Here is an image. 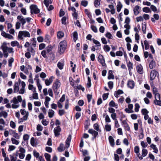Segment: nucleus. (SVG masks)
<instances>
[{
    "mask_svg": "<svg viewBox=\"0 0 161 161\" xmlns=\"http://www.w3.org/2000/svg\"><path fill=\"white\" fill-rule=\"evenodd\" d=\"M67 43L66 41L63 40L60 42L59 45V50L60 54H62L64 52Z\"/></svg>",
    "mask_w": 161,
    "mask_h": 161,
    "instance_id": "f257e3e1",
    "label": "nucleus"
},
{
    "mask_svg": "<svg viewBox=\"0 0 161 161\" xmlns=\"http://www.w3.org/2000/svg\"><path fill=\"white\" fill-rule=\"evenodd\" d=\"M30 37V33L26 31H20L19 32L18 37L19 38L20 40H23L24 39V37Z\"/></svg>",
    "mask_w": 161,
    "mask_h": 161,
    "instance_id": "f03ea898",
    "label": "nucleus"
},
{
    "mask_svg": "<svg viewBox=\"0 0 161 161\" xmlns=\"http://www.w3.org/2000/svg\"><path fill=\"white\" fill-rule=\"evenodd\" d=\"M61 83L58 80H56L53 85V90L54 93L57 94L59 93L58 89L60 86Z\"/></svg>",
    "mask_w": 161,
    "mask_h": 161,
    "instance_id": "7ed1b4c3",
    "label": "nucleus"
},
{
    "mask_svg": "<svg viewBox=\"0 0 161 161\" xmlns=\"http://www.w3.org/2000/svg\"><path fill=\"white\" fill-rule=\"evenodd\" d=\"M31 14H36L40 12V10L38 8L37 6L35 4H32L30 7Z\"/></svg>",
    "mask_w": 161,
    "mask_h": 161,
    "instance_id": "20e7f679",
    "label": "nucleus"
},
{
    "mask_svg": "<svg viewBox=\"0 0 161 161\" xmlns=\"http://www.w3.org/2000/svg\"><path fill=\"white\" fill-rule=\"evenodd\" d=\"M19 153H17L16 156H19V157L20 159H23L25 157V150L23 148L19 147Z\"/></svg>",
    "mask_w": 161,
    "mask_h": 161,
    "instance_id": "39448f33",
    "label": "nucleus"
},
{
    "mask_svg": "<svg viewBox=\"0 0 161 161\" xmlns=\"http://www.w3.org/2000/svg\"><path fill=\"white\" fill-rule=\"evenodd\" d=\"M20 112L22 115H24V116L20 119V121L23 122L24 120H27L29 116L28 112H26L24 109H20Z\"/></svg>",
    "mask_w": 161,
    "mask_h": 161,
    "instance_id": "423d86ee",
    "label": "nucleus"
},
{
    "mask_svg": "<svg viewBox=\"0 0 161 161\" xmlns=\"http://www.w3.org/2000/svg\"><path fill=\"white\" fill-rule=\"evenodd\" d=\"M10 102L11 103H14L12 105V107L13 108H16L19 106V101L15 97H14L13 99L11 100Z\"/></svg>",
    "mask_w": 161,
    "mask_h": 161,
    "instance_id": "0eeeda50",
    "label": "nucleus"
},
{
    "mask_svg": "<svg viewBox=\"0 0 161 161\" xmlns=\"http://www.w3.org/2000/svg\"><path fill=\"white\" fill-rule=\"evenodd\" d=\"M88 132L89 133L91 134L93 136L92 138L93 140L95 139L98 135V132L92 129H89L88 130Z\"/></svg>",
    "mask_w": 161,
    "mask_h": 161,
    "instance_id": "6e6552de",
    "label": "nucleus"
},
{
    "mask_svg": "<svg viewBox=\"0 0 161 161\" xmlns=\"http://www.w3.org/2000/svg\"><path fill=\"white\" fill-rule=\"evenodd\" d=\"M61 131V129L59 126L55 127L54 129L55 136L56 137H58L60 135Z\"/></svg>",
    "mask_w": 161,
    "mask_h": 161,
    "instance_id": "1a4fd4ad",
    "label": "nucleus"
},
{
    "mask_svg": "<svg viewBox=\"0 0 161 161\" xmlns=\"http://www.w3.org/2000/svg\"><path fill=\"white\" fill-rule=\"evenodd\" d=\"M98 61L100 62L103 66L106 65L105 60L103 56L100 54L98 57Z\"/></svg>",
    "mask_w": 161,
    "mask_h": 161,
    "instance_id": "9d476101",
    "label": "nucleus"
},
{
    "mask_svg": "<svg viewBox=\"0 0 161 161\" xmlns=\"http://www.w3.org/2000/svg\"><path fill=\"white\" fill-rule=\"evenodd\" d=\"M158 72L154 70H152L150 73V80H154L156 75H157Z\"/></svg>",
    "mask_w": 161,
    "mask_h": 161,
    "instance_id": "9b49d317",
    "label": "nucleus"
},
{
    "mask_svg": "<svg viewBox=\"0 0 161 161\" xmlns=\"http://www.w3.org/2000/svg\"><path fill=\"white\" fill-rule=\"evenodd\" d=\"M1 35L6 38H8L9 39H14L13 36L10 34L6 33L4 31H2L1 33Z\"/></svg>",
    "mask_w": 161,
    "mask_h": 161,
    "instance_id": "f8f14e48",
    "label": "nucleus"
},
{
    "mask_svg": "<svg viewBox=\"0 0 161 161\" xmlns=\"http://www.w3.org/2000/svg\"><path fill=\"white\" fill-rule=\"evenodd\" d=\"M18 19L19 20V21L21 23L22 25H23L26 23V21L25 19L22 15H19L17 17Z\"/></svg>",
    "mask_w": 161,
    "mask_h": 161,
    "instance_id": "ddd939ff",
    "label": "nucleus"
},
{
    "mask_svg": "<svg viewBox=\"0 0 161 161\" xmlns=\"http://www.w3.org/2000/svg\"><path fill=\"white\" fill-rule=\"evenodd\" d=\"M140 8H141L140 7V6L138 5H136L135 6L134 8L133 9L134 13L135 15H137L140 12Z\"/></svg>",
    "mask_w": 161,
    "mask_h": 161,
    "instance_id": "4468645a",
    "label": "nucleus"
},
{
    "mask_svg": "<svg viewBox=\"0 0 161 161\" xmlns=\"http://www.w3.org/2000/svg\"><path fill=\"white\" fill-rule=\"evenodd\" d=\"M3 52H7L8 47L7 46V43L6 42H3L1 47Z\"/></svg>",
    "mask_w": 161,
    "mask_h": 161,
    "instance_id": "2eb2a0df",
    "label": "nucleus"
},
{
    "mask_svg": "<svg viewBox=\"0 0 161 161\" xmlns=\"http://www.w3.org/2000/svg\"><path fill=\"white\" fill-rule=\"evenodd\" d=\"M136 69L137 72L139 74H142L143 73V68L141 64H139L136 66Z\"/></svg>",
    "mask_w": 161,
    "mask_h": 161,
    "instance_id": "dca6fc26",
    "label": "nucleus"
},
{
    "mask_svg": "<svg viewBox=\"0 0 161 161\" xmlns=\"http://www.w3.org/2000/svg\"><path fill=\"white\" fill-rule=\"evenodd\" d=\"M71 135H69L66 141V148H68L69 147L70 145V143L71 141Z\"/></svg>",
    "mask_w": 161,
    "mask_h": 161,
    "instance_id": "f3484780",
    "label": "nucleus"
},
{
    "mask_svg": "<svg viewBox=\"0 0 161 161\" xmlns=\"http://www.w3.org/2000/svg\"><path fill=\"white\" fill-rule=\"evenodd\" d=\"M128 86L131 89H133L135 86V83L133 80L128 81L127 83Z\"/></svg>",
    "mask_w": 161,
    "mask_h": 161,
    "instance_id": "a211bd4d",
    "label": "nucleus"
},
{
    "mask_svg": "<svg viewBox=\"0 0 161 161\" xmlns=\"http://www.w3.org/2000/svg\"><path fill=\"white\" fill-rule=\"evenodd\" d=\"M155 62L153 59L149 62V66L150 69H153L155 66Z\"/></svg>",
    "mask_w": 161,
    "mask_h": 161,
    "instance_id": "6ab92c4d",
    "label": "nucleus"
},
{
    "mask_svg": "<svg viewBox=\"0 0 161 161\" xmlns=\"http://www.w3.org/2000/svg\"><path fill=\"white\" fill-rule=\"evenodd\" d=\"M124 92L123 91L121 90H118L117 91H115L114 93V96L118 98L119 97V95L123 94Z\"/></svg>",
    "mask_w": 161,
    "mask_h": 161,
    "instance_id": "aec40b11",
    "label": "nucleus"
},
{
    "mask_svg": "<svg viewBox=\"0 0 161 161\" xmlns=\"http://www.w3.org/2000/svg\"><path fill=\"white\" fill-rule=\"evenodd\" d=\"M122 124L126 130H130V127L125 120H123L122 122Z\"/></svg>",
    "mask_w": 161,
    "mask_h": 161,
    "instance_id": "412c9836",
    "label": "nucleus"
},
{
    "mask_svg": "<svg viewBox=\"0 0 161 161\" xmlns=\"http://www.w3.org/2000/svg\"><path fill=\"white\" fill-rule=\"evenodd\" d=\"M14 92H17L19 91V84L17 82H15L14 86Z\"/></svg>",
    "mask_w": 161,
    "mask_h": 161,
    "instance_id": "4be33fe9",
    "label": "nucleus"
},
{
    "mask_svg": "<svg viewBox=\"0 0 161 161\" xmlns=\"http://www.w3.org/2000/svg\"><path fill=\"white\" fill-rule=\"evenodd\" d=\"M113 71L112 70H110L109 72H108V79H109V80H110L111 79H114V75H113Z\"/></svg>",
    "mask_w": 161,
    "mask_h": 161,
    "instance_id": "5701e85b",
    "label": "nucleus"
},
{
    "mask_svg": "<svg viewBox=\"0 0 161 161\" xmlns=\"http://www.w3.org/2000/svg\"><path fill=\"white\" fill-rule=\"evenodd\" d=\"M150 147L153 150V152L156 153H157L158 152V150L156 146L153 144H151L150 146Z\"/></svg>",
    "mask_w": 161,
    "mask_h": 161,
    "instance_id": "b1692460",
    "label": "nucleus"
},
{
    "mask_svg": "<svg viewBox=\"0 0 161 161\" xmlns=\"http://www.w3.org/2000/svg\"><path fill=\"white\" fill-rule=\"evenodd\" d=\"M109 141L111 145L113 146L114 145V140L111 136H110L108 137Z\"/></svg>",
    "mask_w": 161,
    "mask_h": 161,
    "instance_id": "393cba45",
    "label": "nucleus"
},
{
    "mask_svg": "<svg viewBox=\"0 0 161 161\" xmlns=\"http://www.w3.org/2000/svg\"><path fill=\"white\" fill-rule=\"evenodd\" d=\"M127 66L129 72L133 68V64L130 61L127 63Z\"/></svg>",
    "mask_w": 161,
    "mask_h": 161,
    "instance_id": "a878e982",
    "label": "nucleus"
},
{
    "mask_svg": "<svg viewBox=\"0 0 161 161\" xmlns=\"http://www.w3.org/2000/svg\"><path fill=\"white\" fill-rule=\"evenodd\" d=\"M54 114V111L52 109H49L48 112V116L51 118L53 117Z\"/></svg>",
    "mask_w": 161,
    "mask_h": 161,
    "instance_id": "bb28decb",
    "label": "nucleus"
},
{
    "mask_svg": "<svg viewBox=\"0 0 161 161\" xmlns=\"http://www.w3.org/2000/svg\"><path fill=\"white\" fill-rule=\"evenodd\" d=\"M43 3L47 8H48L49 4L52 3V1L51 0H44Z\"/></svg>",
    "mask_w": 161,
    "mask_h": 161,
    "instance_id": "cd10ccee",
    "label": "nucleus"
},
{
    "mask_svg": "<svg viewBox=\"0 0 161 161\" xmlns=\"http://www.w3.org/2000/svg\"><path fill=\"white\" fill-rule=\"evenodd\" d=\"M28 89L29 90H32L34 93L36 92V87H34L32 85L29 84L28 86Z\"/></svg>",
    "mask_w": 161,
    "mask_h": 161,
    "instance_id": "c85d7f7f",
    "label": "nucleus"
},
{
    "mask_svg": "<svg viewBox=\"0 0 161 161\" xmlns=\"http://www.w3.org/2000/svg\"><path fill=\"white\" fill-rule=\"evenodd\" d=\"M52 46L51 45H49L46 47L45 50H46L47 53H49L52 51Z\"/></svg>",
    "mask_w": 161,
    "mask_h": 161,
    "instance_id": "c756f323",
    "label": "nucleus"
},
{
    "mask_svg": "<svg viewBox=\"0 0 161 161\" xmlns=\"http://www.w3.org/2000/svg\"><path fill=\"white\" fill-rule=\"evenodd\" d=\"M64 33L61 31H59L57 33V37L58 38H61L63 37L64 36Z\"/></svg>",
    "mask_w": 161,
    "mask_h": 161,
    "instance_id": "7c9ffc66",
    "label": "nucleus"
},
{
    "mask_svg": "<svg viewBox=\"0 0 161 161\" xmlns=\"http://www.w3.org/2000/svg\"><path fill=\"white\" fill-rule=\"evenodd\" d=\"M11 45L12 47L18 46H19V43L16 41H12L11 42Z\"/></svg>",
    "mask_w": 161,
    "mask_h": 161,
    "instance_id": "2f4dec72",
    "label": "nucleus"
},
{
    "mask_svg": "<svg viewBox=\"0 0 161 161\" xmlns=\"http://www.w3.org/2000/svg\"><path fill=\"white\" fill-rule=\"evenodd\" d=\"M73 40L74 42H76L78 38V33L76 31H75L73 33Z\"/></svg>",
    "mask_w": 161,
    "mask_h": 161,
    "instance_id": "473e14b6",
    "label": "nucleus"
},
{
    "mask_svg": "<svg viewBox=\"0 0 161 161\" xmlns=\"http://www.w3.org/2000/svg\"><path fill=\"white\" fill-rule=\"evenodd\" d=\"M101 0H95L94 1V5L96 8H97L100 4Z\"/></svg>",
    "mask_w": 161,
    "mask_h": 161,
    "instance_id": "72a5a7b5",
    "label": "nucleus"
},
{
    "mask_svg": "<svg viewBox=\"0 0 161 161\" xmlns=\"http://www.w3.org/2000/svg\"><path fill=\"white\" fill-rule=\"evenodd\" d=\"M93 42L96 45V47H100L101 45L100 42L97 40L95 39H92Z\"/></svg>",
    "mask_w": 161,
    "mask_h": 161,
    "instance_id": "f704fd0d",
    "label": "nucleus"
},
{
    "mask_svg": "<svg viewBox=\"0 0 161 161\" xmlns=\"http://www.w3.org/2000/svg\"><path fill=\"white\" fill-rule=\"evenodd\" d=\"M151 87L153 88V94L158 93L157 89L154 85H151Z\"/></svg>",
    "mask_w": 161,
    "mask_h": 161,
    "instance_id": "c9c22d12",
    "label": "nucleus"
},
{
    "mask_svg": "<svg viewBox=\"0 0 161 161\" xmlns=\"http://www.w3.org/2000/svg\"><path fill=\"white\" fill-rule=\"evenodd\" d=\"M44 156L47 161H51L50 159L51 156L50 154L47 153H45Z\"/></svg>",
    "mask_w": 161,
    "mask_h": 161,
    "instance_id": "e433bc0d",
    "label": "nucleus"
},
{
    "mask_svg": "<svg viewBox=\"0 0 161 161\" xmlns=\"http://www.w3.org/2000/svg\"><path fill=\"white\" fill-rule=\"evenodd\" d=\"M11 140L13 144L18 145L19 143V142L18 141L13 138H11Z\"/></svg>",
    "mask_w": 161,
    "mask_h": 161,
    "instance_id": "4c0bfd02",
    "label": "nucleus"
},
{
    "mask_svg": "<svg viewBox=\"0 0 161 161\" xmlns=\"http://www.w3.org/2000/svg\"><path fill=\"white\" fill-rule=\"evenodd\" d=\"M106 130L107 131H109L111 130V126L108 124L105 125V126Z\"/></svg>",
    "mask_w": 161,
    "mask_h": 161,
    "instance_id": "58836bf2",
    "label": "nucleus"
},
{
    "mask_svg": "<svg viewBox=\"0 0 161 161\" xmlns=\"http://www.w3.org/2000/svg\"><path fill=\"white\" fill-rule=\"evenodd\" d=\"M109 105L110 107H115L116 106H117V104H116L112 100L109 102Z\"/></svg>",
    "mask_w": 161,
    "mask_h": 161,
    "instance_id": "ea45409f",
    "label": "nucleus"
},
{
    "mask_svg": "<svg viewBox=\"0 0 161 161\" xmlns=\"http://www.w3.org/2000/svg\"><path fill=\"white\" fill-rule=\"evenodd\" d=\"M144 43L145 46V49L147 50L149 48V45L148 42L147 40H145L144 42Z\"/></svg>",
    "mask_w": 161,
    "mask_h": 161,
    "instance_id": "a19ab883",
    "label": "nucleus"
},
{
    "mask_svg": "<svg viewBox=\"0 0 161 161\" xmlns=\"http://www.w3.org/2000/svg\"><path fill=\"white\" fill-rule=\"evenodd\" d=\"M74 80L72 77L69 78V81L70 84L74 88H75V82L73 81Z\"/></svg>",
    "mask_w": 161,
    "mask_h": 161,
    "instance_id": "79ce46f5",
    "label": "nucleus"
},
{
    "mask_svg": "<svg viewBox=\"0 0 161 161\" xmlns=\"http://www.w3.org/2000/svg\"><path fill=\"white\" fill-rule=\"evenodd\" d=\"M94 128L95 130L97 131H100V130L99 129V125L98 124L95 123L94 125H93Z\"/></svg>",
    "mask_w": 161,
    "mask_h": 161,
    "instance_id": "37998d69",
    "label": "nucleus"
},
{
    "mask_svg": "<svg viewBox=\"0 0 161 161\" xmlns=\"http://www.w3.org/2000/svg\"><path fill=\"white\" fill-rule=\"evenodd\" d=\"M147 154V149H143L142 150V154L143 157H145Z\"/></svg>",
    "mask_w": 161,
    "mask_h": 161,
    "instance_id": "c03bdc74",
    "label": "nucleus"
},
{
    "mask_svg": "<svg viewBox=\"0 0 161 161\" xmlns=\"http://www.w3.org/2000/svg\"><path fill=\"white\" fill-rule=\"evenodd\" d=\"M63 145V144L62 143H61L60 144V146L58 148V151L61 152L64 150Z\"/></svg>",
    "mask_w": 161,
    "mask_h": 161,
    "instance_id": "a18cd8bd",
    "label": "nucleus"
},
{
    "mask_svg": "<svg viewBox=\"0 0 161 161\" xmlns=\"http://www.w3.org/2000/svg\"><path fill=\"white\" fill-rule=\"evenodd\" d=\"M47 53V52L45 50L42 51L41 53V55L44 58H47L46 55Z\"/></svg>",
    "mask_w": 161,
    "mask_h": 161,
    "instance_id": "49530a36",
    "label": "nucleus"
},
{
    "mask_svg": "<svg viewBox=\"0 0 161 161\" xmlns=\"http://www.w3.org/2000/svg\"><path fill=\"white\" fill-rule=\"evenodd\" d=\"M140 108V106L138 103H136L135 104V111L136 112H138Z\"/></svg>",
    "mask_w": 161,
    "mask_h": 161,
    "instance_id": "de8ad7c7",
    "label": "nucleus"
},
{
    "mask_svg": "<svg viewBox=\"0 0 161 161\" xmlns=\"http://www.w3.org/2000/svg\"><path fill=\"white\" fill-rule=\"evenodd\" d=\"M31 145L33 147H34L36 146L35 144V140L34 138L32 137L31 139Z\"/></svg>",
    "mask_w": 161,
    "mask_h": 161,
    "instance_id": "09e8293b",
    "label": "nucleus"
},
{
    "mask_svg": "<svg viewBox=\"0 0 161 161\" xmlns=\"http://www.w3.org/2000/svg\"><path fill=\"white\" fill-rule=\"evenodd\" d=\"M104 50L106 52H109L110 49V47L108 45H105L103 47Z\"/></svg>",
    "mask_w": 161,
    "mask_h": 161,
    "instance_id": "8fccbe9b",
    "label": "nucleus"
},
{
    "mask_svg": "<svg viewBox=\"0 0 161 161\" xmlns=\"http://www.w3.org/2000/svg\"><path fill=\"white\" fill-rule=\"evenodd\" d=\"M81 5L84 7H86L88 4V2L85 0H83L81 2Z\"/></svg>",
    "mask_w": 161,
    "mask_h": 161,
    "instance_id": "3c124183",
    "label": "nucleus"
},
{
    "mask_svg": "<svg viewBox=\"0 0 161 161\" xmlns=\"http://www.w3.org/2000/svg\"><path fill=\"white\" fill-rule=\"evenodd\" d=\"M33 155L36 158H37L39 157V153L37 152L36 150H34L33 151Z\"/></svg>",
    "mask_w": 161,
    "mask_h": 161,
    "instance_id": "603ef678",
    "label": "nucleus"
},
{
    "mask_svg": "<svg viewBox=\"0 0 161 161\" xmlns=\"http://www.w3.org/2000/svg\"><path fill=\"white\" fill-rule=\"evenodd\" d=\"M52 80L50 79H46L45 80V83L47 86H48L52 83Z\"/></svg>",
    "mask_w": 161,
    "mask_h": 161,
    "instance_id": "864d4df0",
    "label": "nucleus"
},
{
    "mask_svg": "<svg viewBox=\"0 0 161 161\" xmlns=\"http://www.w3.org/2000/svg\"><path fill=\"white\" fill-rule=\"evenodd\" d=\"M58 67L60 69H62L63 68L64 64L63 63L58 62L57 64Z\"/></svg>",
    "mask_w": 161,
    "mask_h": 161,
    "instance_id": "5fc2aeb1",
    "label": "nucleus"
},
{
    "mask_svg": "<svg viewBox=\"0 0 161 161\" xmlns=\"http://www.w3.org/2000/svg\"><path fill=\"white\" fill-rule=\"evenodd\" d=\"M14 61V59L13 58H11L8 60V66L11 67L12 66V63Z\"/></svg>",
    "mask_w": 161,
    "mask_h": 161,
    "instance_id": "6e6d98bb",
    "label": "nucleus"
},
{
    "mask_svg": "<svg viewBox=\"0 0 161 161\" xmlns=\"http://www.w3.org/2000/svg\"><path fill=\"white\" fill-rule=\"evenodd\" d=\"M142 113L143 115H145L147 114L149 112L146 109L144 108L142 110Z\"/></svg>",
    "mask_w": 161,
    "mask_h": 161,
    "instance_id": "4d7b16f0",
    "label": "nucleus"
},
{
    "mask_svg": "<svg viewBox=\"0 0 161 161\" xmlns=\"http://www.w3.org/2000/svg\"><path fill=\"white\" fill-rule=\"evenodd\" d=\"M154 102L155 104L161 106V101L160 99L159 100H155Z\"/></svg>",
    "mask_w": 161,
    "mask_h": 161,
    "instance_id": "13d9d810",
    "label": "nucleus"
},
{
    "mask_svg": "<svg viewBox=\"0 0 161 161\" xmlns=\"http://www.w3.org/2000/svg\"><path fill=\"white\" fill-rule=\"evenodd\" d=\"M143 11L145 13H149L150 11V8L148 7H144L143 8Z\"/></svg>",
    "mask_w": 161,
    "mask_h": 161,
    "instance_id": "bf43d9fd",
    "label": "nucleus"
},
{
    "mask_svg": "<svg viewBox=\"0 0 161 161\" xmlns=\"http://www.w3.org/2000/svg\"><path fill=\"white\" fill-rule=\"evenodd\" d=\"M122 5L120 3L119 4L117 5V10L118 12H119L122 7Z\"/></svg>",
    "mask_w": 161,
    "mask_h": 161,
    "instance_id": "052dcab7",
    "label": "nucleus"
},
{
    "mask_svg": "<svg viewBox=\"0 0 161 161\" xmlns=\"http://www.w3.org/2000/svg\"><path fill=\"white\" fill-rule=\"evenodd\" d=\"M85 11L86 14L88 16V17L90 19L92 17V16L91 13L89 12L88 10L87 9H85Z\"/></svg>",
    "mask_w": 161,
    "mask_h": 161,
    "instance_id": "680f3d73",
    "label": "nucleus"
},
{
    "mask_svg": "<svg viewBox=\"0 0 161 161\" xmlns=\"http://www.w3.org/2000/svg\"><path fill=\"white\" fill-rule=\"evenodd\" d=\"M134 152L136 154H139V155L140 154L139 153V148L138 146H136L134 148Z\"/></svg>",
    "mask_w": 161,
    "mask_h": 161,
    "instance_id": "e2e57ef3",
    "label": "nucleus"
},
{
    "mask_svg": "<svg viewBox=\"0 0 161 161\" xmlns=\"http://www.w3.org/2000/svg\"><path fill=\"white\" fill-rule=\"evenodd\" d=\"M10 126L13 129L15 128L16 127L15 123L12 121H11L10 122Z\"/></svg>",
    "mask_w": 161,
    "mask_h": 161,
    "instance_id": "0e129e2a",
    "label": "nucleus"
},
{
    "mask_svg": "<svg viewBox=\"0 0 161 161\" xmlns=\"http://www.w3.org/2000/svg\"><path fill=\"white\" fill-rule=\"evenodd\" d=\"M108 85L109 88L111 89L113 88V82L112 81H110L108 82Z\"/></svg>",
    "mask_w": 161,
    "mask_h": 161,
    "instance_id": "69168bd1",
    "label": "nucleus"
},
{
    "mask_svg": "<svg viewBox=\"0 0 161 161\" xmlns=\"http://www.w3.org/2000/svg\"><path fill=\"white\" fill-rule=\"evenodd\" d=\"M31 41H32V45L34 47H36V38H32Z\"/></svg>",
    "mask_w": 161,
    "mask_h": 161,
    "instance_id": "338daca9",
    "label": "nucleus"
},
{
    "mask_svg": "<svg viewBox=\"0 0 161 161\" xmlns=\"http://www.w3.org/2000/svg\"><path fill=\"white\" fill-rule=\"evenodd\" d=\"M29 138V136L28 134H25L23 136V139L26 141H27Z\"/></svg>",
    "mask_w": 161,
    "mask_h": 161,
    "instance_id": "774afa93",
    "label": "nucleus"
}]
</instances>
